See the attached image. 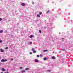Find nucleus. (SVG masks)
Instances as JSON below:
<instances>
[{
	"label": "nucleus",
	"mask_w": 73,
	"mask_h": 73,
	"mask_svg": "<svg viewBox=\"0 0 73 73\" xmlns=\"http://www.w3.org/2000/svg\"><path fill=\"white\" fill-rule=\"evenodd\" d=\"M43 51V52H47V51H48V50H44Z\"/></svg>",
	"instance_id": "14"
},
{
	"label": "nucleus",
	"mask_w": 73,
	"mask_h": 73,
	"mask_svg": "<svg viewBox=\"0 0 73 73\" xmlns=\"http://www.w3.org/2000/svg\"><path fill=\"white\" fill-rule=\"evenodd\" d=\"M5 49H8V47H5Z\"/></svg>",
	"instance_id": "18"
},
{
	"label": "nucleus",
	"mask_w": 73,
	"mask_h": 73,
	"mask_svg": "<svg viewBox=\"0 0 73 73\" xmlns=\"http://www.w3.org/2000/svg\"><path fill=\"white\" fill-rule=\"evenodd\" d=\"M1 70L3 71V72H5V69L4 68H2Z\"/></svg>",
	"instance_id": "3"
},
{
	"label": "nucleus",
	"mask_w": 73,
	"mask_h": 73,
	"mask_svg": "<svg viewBox=\"0 0 73 73\" xmlns=\"http://www.w3.org/2000/svg\"><path fill=\"white\" fill-rule=\"evenodd\" d=\"M32 44V42H30L29 44Z\"/></svg>",
	"instance_id": "26"
},
{
	"label": "nucleus",
	"mask_w": 73,
	"mask_h": 73,
	"mask_svg": "<svg viewBox=\"0 0 73 73\" xmlns=\"http://www.w3.org/2000/svg\"><path fill=\"white\" fill-rule=\"evenodd\" d=\"M20 69H23V67H21L20 68Z\"/></svg>",
	"instance_id": "23"
},
{
	"label": "nucleus",
	"mask_w": 73,
	"mask_h": 73,
	"mask_svg": "<svg viewBox=\"0 0 73 73\" xmlns=\"http://www.w3.org/2000/svg\"><path fill=\"white\" fill-rule=\"evenodd\" d=\"M21 5L23 6H25V3H22Z\"/></svg>",
	"instance_id": "2"
},
{
	"label": "nucleus",
	"mask_w": 73,
	"mask_h": 73,
	"mask_svg": "<svg viewBox=\"0 0 73 73\" xmlns=\"http://www.w3.org/2000/svg\"><path fill=\"white\" fill-rule=\"evenodd\" d=\"M3 20V19L1 18H0V21H1V20Z\"/></svg>",
	"instance_id": "22"
},
{
	"label": "nucleus",
	"mask_w": 73,
	"mask_h": 73,
	"mask_svg": "<svg viewBox=\"0 0 73 73\" xmlns=\"http://www.w3.org/2000/svg\"><path fill=\"white\" fill-rule=\"evenodd\" d=\"M26 70H29V68H26L25 69Z\"/></svg>",
	"instance_id": "8"
},
{
	"label": "nucleus",
	"mask_w": 73,
	"mask_h": 73,
	"mask_svg": "<svg viewBox=\"0 0 73 73\" xmlns=\"http://www.w3.org/2000/svg\"><path fill=\"white\" fill-rule=\"evenodd\" d=\"M0 66H1V65L0 64Z\"/></svg>",
	"instance_id": "33"
},
{
	"label": "nucleus",
	"mask_w": 73,
	"mask_h": 73,
	"mask_svg": "<svg viewBox=\"0 0 73 73\" xmlns=\"http://www.w3.org/2000/svg\"><path fill=\"white\" fill-rule=\"evenodd\" d=\"M37 17H40V15L39 14L38 15H37Z\"/></svg>",
	"instance_id": "11"
},
{
	"label": "nucleus",
	"mask_w": 73,
	"mask_h": 73,
	"mask_svg": "<svg viewBox=\"0 0 73 73\" xmlns=\"http://www.w3.org/2000/svg\"><path fill=\"white\" fill-rule=\"evenodd\" d=\"M1 59V57L0 56V60Z\"/></svg>",
	"instance_id": "32"
},
{
	"label": "nucleus",
	"mask_w": 73,
	"mask_h": 73,
	"mask_svg": "<svg viewBox=\"0 0 73 73\" xmlns=\"http://www.w3.org/2000/svg\"><path fill=\"white\" fill-rule=\"evenodd\" d=\"M25 70H23L21 72L22 73H24V72H25Z\"/></svg>",
	"instance_id": "15"
},
{
	"label": "nucleus",
	"mask_w": 73,
	"mask_h": 73,
	"mask_svg": "<svg viewBox=\"0 0 73 73\" xmlns=\"http://www.w3.org/2000/svg\"><path fill=\"white\" fill-rule=\"evenodd\" d=\"M39 14L40 15H42V13L41 12H40L39 13Z\"/></svg>",
	"instance_id": "17"
},
{
	"label": "nucleus",
	"mask_w": 73,
	"mask_h": 73,
	"mask_svg": "<svg viewBox=\"0 0 73 73\" xmlns=\"http://www.w3.org/2000/svg\"><path fill=\"white\" fill-rule=\"evenodd\" d=\"M0 50L1 52H4V50H3L2 48L0 49Z\"/></svg>",
	"instance_id": "4"
},
{
	"label": "nucleus",
	"mask_w": 73,
	"mask_h": 73,
	"mask_svg": "<svg viewBox=\"0 0 73 73\" xmlns=\"http://www.w3.org/2000/svg\"><path fill=\"white\" fill-rule=\"evenodd\" d=\"M32 51L33 52V51H34L35 50V48H33L32 49Z\"/></svg>",
	"instance_id": "13"
},
{
	"label": "nucleus",
	"mask_w": 73,
	"mask_h": 73,
	"mask_svg": "<svg viewBox=\"0 0 73 73\" xmlns=\"http://www.w3.org/2000/svg\"><path fill=\"white\" fill-rule=\"evenodd\" d=\"M0 43H1L2 42H3V41H2V40H0Z\"/></svg>",
	"instance_id": "21"
},
{
	"label": "nucleus",
	"mask_w": 73,
	"mask_h": 73,
	"mask_svg": "<svg viewBox=\"0 0 73 73\" xmlns=\"http://www.w3.org/2000/svg\"><path fill=\"white\" fill-rule=\"evenodd\" d=\"M39 33H41V31L39 30Z\"/></svg>",
	"instance_id": "19"
},
{
	"label": "nucleus",
	"mask_w": 73,
	"mask_h": 73,
	"mask_svg": "<svg viewBox=\"0 0 73 73\" xmlns=\"http://www.w3.org/2000/svg\"><path fill=\"white\" fill-rule=\"evenodd\" d=\"M40 57V56H39V55H37V57Z\"/></svg>",
	"instance_id": "24"
},
{
	"label": "nucleus",
	"mask_w": 73,
	"mask_h": 73,
	"mask_svg": "<svg viewBox=\"0 0 73 73\" xmlns=\"http://www.w3.org/2000/svg\"><path fill=\"white\" fill-rule=\"evenodd\" d=\"M44 60H46V58H44Z\"/></svg>",
	"instance_id": "20"
},
{
	"label": "nucleus",
	"mask_w": 73,
	"mask_h": 73,
	"mask_svg": "<svg viewBox=\"0 0 73 73\" xmlns=\"http://www.w3.org/2000/svg\"><path fill=\"white\" fill-rule=\"evenodd\" d=\"M33 37V35H31L29 37H30V38H32V37Z\"/></svg>",
	"instance_id": "9"
},
{
	"label": "nucleus",
	"mask_w": 73,
	"mask_h": 73,
	"mask_svg": "<svg viewBox=\"0 0 73 73\" xmlns=\"http://www.w3.org/2000/svg\"><path fill=\"white\" fill-rule=\"evenodd\" d=\"M30 54H32V52H30Z\"/></svg>",
	"instance_id": "29"
},
{
	"label": "nucleus",
	"mask_w": 73,
	"mask_h": 73,
	"mask_svg": "<svg viewBox=\"0 0 73 73\" xmlns=\"http://www.w3.org/2000/svg\"><path fill=\"white\" fill-rule=\"evenodd\" d=\"M0 73H3V72H1Z\"/></svg>",
	"instance_id": "31"
},
{
	"label": "nucleus",
	"mask_w": 73,
	"mask_h": 73,
	"mask_svg": "<svg viewBox=\"0 0 73 73\" xmlns=\"http://www.w3.org/2000/svg\"><path fill=\"white\" fill-rule=\"evenodd\" d=\"M61 39H62V40H63V39H64V38H62Z\"/></svg>",
	"instance_id": "30"
},
{
	"label": "nucleus",
	"mask_w": 73,
	"mask_h": 73,
	"mask_svg": "<svg viewBox=\"0 0 73 73\" xmlns=\"http://www.w3.org/2000/svg\"><path fill=\"white\" fill-rule=\"evenodd\" d=\"M3 30H1L0 31V33H3Z\"/></svg>",
	"instance_id": "10"
},
{
	"label": "nucleus",
	"mask_w": 73,
	"mask_h": 73,
	"mask_svg": "<svg viewBox=\"0 0 73 73\" xmlns=\"http://www.w3.org/2000/svg\"><path fill=\"white\" fill-rule=\"evenodd\" d=\"M40 57H42V54H40Z\"/></svg>",
	"instance_id": "25"
},
{
	"label": "nucleus",
	"mask_w": 73,
	"mask_h": 73,
	"mask_svg": "<svg viewBox=\"0 0 73 73\" xmlns=\"http://www.w3.org/2000/svg\"><path fill=\"white\" fill-rule=\"evenodd\" d=\"M7 61V59H3L1 60V62H6Z\"/></svg>",
	"instance_id": "1"
},
{
	"label": "nucleus",
	"mask_w": 73,
	"mask_h": 73,
	"mask_svg": "<svg viewBox=\"0 0 73 73\" xmlns=\"http://www.w3.org/2000/svg\"><path fill=\"white\" fill-rule=\"evenodd\" d=\"M48 72H50V70H48Z\"/></svg>",
	"instance_id": "27"
},
{
	"label": "nucleus",
	"mask_w": 73,
	"mask_h": 73,
	"mask_svg": "<svg viewBox=\"0 0 73 73\" xmlns=\"http://www.w3.org/2000/svg\"><path fill=\"white\" fill-rule=\"evenodd\" d=\"M49 12H50L49 11H47L46 12V13H48Z\"/></svg>",
	"instance_id": "16"
},
{
	"label": "nucleus",
	"mask_w": 73,
	"mask_h": 73,
	"mask_svg": "<svg viewBox=\"0 0 73 73\" xmlns=\"http://www.w3.org/2000/svg\"><path fill=\"white\" fill-rule=\"evenodd\" d=\"M11 60H12V61H13V59L11 58Z\"/></svg>",
	"instance_id": "28"
},
{
	"label": "nucleus",
	"mask_w": 73,
	"mask_h": 73,
	"mask_svg": "<svg viewBox=\"0 0 73 73\" xmlns=\"http://www.w3.org/2000/svg\"><path fill=\"white\" fill-rule=\"evenodd\" d=\"M52 59H53V60H54L55 59V57L54 56H53L52 57Z\"/></svg>",
	"instance_id": "7"
},
{
	"label": "nucleus",
	"mask_w": 73,
	"mask_h": 73,
	"mask_svg": "<svg viewBox=\"0 0 73 73\" xmlns=\"http://www.w3.org/2000/svg\"><path fill=\"white\" fill-rule=\"evenodd\" d=\"M35 62H38V60H35Z\"/></svg>",
	"instance_id": "5"
},
{
	"label": "nucleus",
	"mask_w": 73,
	"mask_h": 73,
	"mask_svg": "<svg viewBox=\"0 0 73 73\" xmlns=\"http://www.w3.org/2000/svg\"><path fill=\"white\" fill-rule=\"evenodd\" d=\"M33 53H36V51L34 50L33 51Z\"/></svg>",
	"instance_id": "12"
},
{
	"label": "nucleus",
	"mask_w": 73,
	"mask_h": 73,
	"mask_svg": "<svg viewBox=\"0 0 73 73\" xmlns=\"http://www.w3.org/2000/svg\"><path fill=\"white\" fill-rule=\"evenodd\" d=\"M62 50V51H66V50H65V49H61Z\"/></svg>",
	"instance_id": "6"
}]
</instances>
